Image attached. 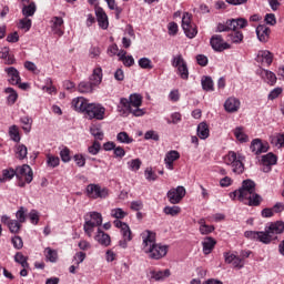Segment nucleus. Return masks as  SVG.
Instances as JSON below:
<instances>
[{"instance_id": "59", "label": "nucleus", "mask_w": 284, "mask_h": 284, "mask_svg": "<svg viewBox=\"0 0 284 284\" xmlns=\"http://www.w3.org/2000/svg\"><path fill=\"white\" fill-rule=\"evenodd\" d=\"M144 139L145 141H159L160 136H159V133L154 130H150V131H146L145 134H144Z\"/></svg>"}, {"instance_id": "17", "label": "nucleus", "mask_w": 284, "mask_h": 284, "mask_svg": "<svg viewBox=\"0 0 284 284\" xmlns=\"http://www.w3.org/2000/svg\"><path fill=\"white\" fill-rule=\"evenodd\" d=\"M90 105V102L88 99L80 97L72 100V108L75 110V112H82V114L88 113V106Z\"/></svg>"}, {"instance_id": "14", "label": "nucleus", "mask_w": 284, "mask_h": 284, "mask_svg": "<svg viewBox=\"0 0 284 284\" xmlns=\"http://www.w3.org/2000/svg\"><path fill=\"white\" fill-rule=\"evenodd\" d=\"M190 26H194V23H192V14L185 12L182 17V30H184V34L187 37V39H194V37L199 34V30L192 29V31L190 32L187 30Z\"/></svg>"}, {"instance_id": "30", "label": "nucleus", "mask_w": 284, "mask_h": 284, "mask_svg": "<svg viewBox=\"0 0 284 284\" xmlns=\"http://www.w3.org/2000/svg\"><path fill=\"white\" fill-rule=\"evenodd\" d=\"M216 246V240L214 237H205L202 241L203 254L207 256V254H212V250Z\"/></svg>"}, {"instance_id": "50", "label": "nucleus", "mask_w": 284, "mask_h": 284, "mask_svg": "<svg viewBox=\"0 0 284 284\" xmlns=\"http://www.w3.org/2000/svg\"><path fill=\"white\" fill-rule=\"evenodd\" d=\"M104 1L108 3V8L110 10H115V19H119L123 10L121 9V7L116 6V0H104Z\"/></svg>"}, {"instance_id": "20", "label": "nucleus", "mask_w": 284, "mask_h": 284, "mask_svg": "<svg viewBox=\"0 0 284 284\" xmlns=\"http://www.w3.org/2000/svg\"><path fill=\"white\" fill-rule=\"evenodd\" d=\"M113 225L118 227V230H121L123 239H126V241H132V230H130V225H128V223L122 222L121 220H114Z\"/></svg>"}, {"instance_id": "18", "label": "nucleus", "mask_w": 284, "mask_h": 284, "mask_svg": "<svg viewBox=\"0 0 284 284\" xmlns=\"http://www.w3.org/2000/svg\"><path fill=\"white\" fill-rule=\"evenodd\" d=\"M84 222L91 223L95 227L103 225V215L99 212H89L84 215Z\"/></svg>"}, {"instance_id": "64", "label": "nucleus", "mask_w": 284, "mask_h": 284, "mask_svg": "<svg viewBox=\"0 0 284 284\" xmlns=\"http://www.w3.org/2000/svg\"><path fill=\"white\" fill-rule=\"evenodd\" d=\"M230 39L233 43H241V41H243V33L235 31L230 36Z\"/></svg>"}, {"instance_id": "2", "label": "nucleus", "mask_w": 284, "mask_h": 284, "mask_svg": "<svg viewBox=\"0 0 284 284\" xmlns=\"http://www.w3.org/2000/svg\"><path fill=\"white\" fill-rule=\"evenodd\" d=\"M142 251L153 261H160L168 255V246L156 243V233L146 230L141 233Z\"/></svg>"}, {"instance_id": "23", "label": "nucleus", "mask_w": 284, "mask_h": 284, "mask_svg": "<svg viewBox=\"0 0 284 284\" xmlns=\"http://www.w3.org/2000/svg\"><path fill=\"white\" fill-rule=\"evenodd\" d=\"M257 74H260V77L262 79H264V81L268 84V85H276V74L270 70H265V69H258L257 70Z\"/></svg>"}, {"instance_id": "7", "label": "nucleus", "mask_w": 284, "mask_h": 284, "mask_svg": "<svg viewBox=\"0 0 284 284\" xmlns=\"http://www.w3.org/2000/svg\"><path fill=\"white\" fill-rule=\"evenodd\" d=\"M244 236L246 239H251V241H260V243H264L265 245L274 241V235L270 232L268 229H266L265 232L246 231Z\"/></svg>"}, {"instance_id": "19", "label": "nucleus", "mask_w": 284, "mask_h": 284, "mask_svg": "<svg viewBox=\"0 0 284 284\" xmlns=\"http://www.w3.org/2000/svg\"><path fill=\"white\" fill-rule=\"evenodd\" d=\"M4 72L7 73L8 81L11 85H19L21 83V75L19 73V70L14 67H9L4 69Z\"/></svg>"}, {"instance_id": "60", "label": "nucleus", "mask_w": 284, "mask_h": 284, "mask_svg": "<svg viewBox=\"0 0 284 284\" xmlns=\"http://www.w3.org/2000/svg\"><path fill=\"white\" fill-rule=\"evenodd\" d=\"M11 243L16 250H21L23 247V240L21 239V236H13L11 239Z\"/></svg>"}, {"instance_id": "16", "label": "nucleus", "mask_w": 284, "mask_h": 284, "mask_svg": "<svg viewBox=\"0 0 284 284\" xmlns=\"http://www.w3.org/2000/svg\"><path fill=\"white\" fill-rule=\"evenodd\" d=\"M95 17H97L99 28H101L102 30H108L110 26V21L108 20V14L103 10V8L101 7L95 8Z\"/></svg>"}, {"instance_id": "54", "label": "nucleus", "mask_w": 284, "mask_h": 284, "mask_svg": "<svg viewBox=\"0 0 284 284\" xmlns=\"http://www.w3.org/2000/svg\"><path fill=\"white\" fill-rule=\"evenodd\" d=\"M111 216L118 220L125 219L128 216V212L123 211L121 207L112 209Z\"/></svg>"}, {"instance_id": "22", "label": "nucleus", "mask_w": 284, "mask_h": 284, "mask_svg": "<svg viewBox=\"0 0 284 284\" xmlns=\"http://www.w3.org/2000/svg\"><path fill=\"white\" fill-rule=\"evenodd\" d=\"M271 32L272 30H270V28L265 24H260L256 28V36L261 43H267V41H270Z\"/></svg>"}, {"instance_id": "6", "label": "nucleus", "mask_w": 284, "mask_h": 284, "mask_svg": "<svg viewBox=\"0 0 284 284\" xmlns=\"http://www.w3.org/2000/svg\"><path fill=\"white\" fill-rule=\"evenodd\" d=\"M85 192L88 199L93 200L108 199V196H110V190H108V187H102L101 184L91 183L87 185Z\"/></svg>"}, {"instance_id": "61", "label": "nucleus", "mask_w": 284, "mask_h": 284, "mask_svg": "<svg viewBox=\"0 0 284 284\" xmlns=\"http://www.w3.org/2000/svg\"><path fill=\"white\" fill-rule=\"evenodd\" d=\"M144 176H145L146 181H156V179H158L156 173L153 172L152 168L145 169Z\"/></svg>"}, {"instance_id": "25", "label": "nucleus", "mask_w": 284, "mask_h": 284, "mask_svg": "<svg viewBox=\"0 0 284 284\" xmlns=\"http://www.w3.org/2000/svg\"><path fill=\"white\" fill-rule=\"evenodd\" d=\"M240 108H241V101L236 98H229L224 102V110H226L230 113L239 112Z\"/></svg>"}, {"instance_id": "55", "label": "nucleus", "mask_w": 284, "mask_h": 284, "mask_svg": "<svg viewBox=\"0 0 284 284\" xmlns=\"http://www.w3.org/2000/svg\"><path fill=\"white\" fill-rule=\"evenodd\" d=\"M42 90L48 94H54V92H57V88L52 85V79L50 78L45 79V85L42 87Z\"/></svg>"}, {"instance_id": "32", "label": "nucleus", "mask_w": 284, "mask_h": 284, "mask_svg": "<svg viewBox=\"0 0 284 284\" xmlns=\"http://www.w3.org/2000/svg\"><path fill=\"white\" fill-rule=\"evenodd\" d=\"M118 57L119 61H122L125 68H132V65L134 64V57L128 55V51L125 50H120Z\"/></svg>"}, {"instance_id": "57", "label": "nucleus", "mask_w": 284, "mask_h": 284, "mask_svg": "<svg viewBox=\"0 0 284 284\" xmlns=\"http://www.w3.org/2000/svg\"><path fill=\"white\" fill-rule=\"evenodd\" d=\"M83 230L87 236L92 237V234H94V230H97V226H94L91 222H84Z\"/></svg>"}, {"instance_id": "27", "label": "nucleus", "mask_w": 284, "mask_h": 284, "mask_svg": "<svg viewBox=\"0 0 284 284\" xmlns=\"http://www.w3.org/2000/svg\"><path fill=\"white\" fill-rule=\"evenodd\" d=\"M0 59L6 65H14V55L10 54V48L3 47L0 49Z\"/></svg>"}, {"instance_id": "8", "label": "nucleus", "mask_w": 284, "mask_h": 284, "mask_svg": "<svg viewBox=\"0 0 284 284\" xmlns=\"http://www.w3.org/2000/svg\"><path fill=\"white\" fill-rule=\"evenodd\" d=\"M85 116H88L90 121H92V119H95V121H103V119H105V106L101 103H90Z\"/></svg>"}, {"instance_id": "48", "label": "nucleus", "mask_w": 284, "mask_h": 284, "mask_svg": "<svg viewBox=\"0 0 284 284\" xmlns=\"http://www.w3.org/2000/svg\"><path fill=\"white\" fill-rule=\"evenodd\" d=\"M61 163V160L59 156L47 154V165L48 168H59V164Z\"/></svg>"}, {"instance_id": "21", "label": "nucleus", "mask_w": 284, "mask_h": 284, "mask_svg": "<svg viewBox=\"0 0 284 284\" xmlns=\"http://www.w3.org/2000/svg\"><path fill=\"white\" fill-rule=\"evenodd\" d=\"M179 159H181V153H179V151H169L164 158L166 170H174V161H179Z\"/></svg>"}, {"instance_id": "31", "label": "nucleus", "mask_w": 284, "mask_h": 284, "mask_svg": "<svg viewBox=\"0 0 284 284\" xmlns=\"http://www.w3.org/2000/svg\"><path fill=\"white\" fill-rule=\"evenodd\" d=\"M151 278L153 281H165V278H170V276H172V272L166 268L164 271H151Z\"/></svg>"}, {"instance_id": "38", "label": "nucleus", "mask_w": 284, "mask_h": 284, "mask_svg": "<svg viewBox=\"0 0 284 284\" xmlns=\"http://www.w3.org/2000/svg\"><path fill=\"white\" fill-rule=\"evenodd\" d=\"M4 92L6 94H9L7 98L9 105H14V103H17V100L19 99V94L17 93V91L12 88H7L4 89Z\"/></svg>"}, {"instance_id": "45", "label": "nucleus", "mask_w": 284, "mask_h": 284, "mask_svg": "<svg viewBox=\"0 0 284 284\" xmlns=\"http://www.w3.org/2000/svg\"><path fill=\"white\" fill-rule=\"evenodd\" d=\"M14 261L16 263H19L21 267H30V264L28 263V257H26V255H23V253L21 252L16 253Z\"/></svg>"}, {"instance_id": "63", "label": "nucleus", "mask_w": 284, "mask_h": 284, "mask_svg": "<svg viewBox=\"0 0 284 284\" xmlns=\"http://www.w3.org/2000/svg\"><path fill=\"white\" fill-rule=\"evenodd\" d=\"M16 217L18 219L17 221L19 223H26V209L23 206H21L17 213H16Z\"/></svg>"}, {"instance_id": "49", "label": "nucleus", "mask_w": 284, "mask_h": 284, "mask_svg": "<svg viewBox=\"0 0 284 284\" xmlns=\"http://www.w3.org/2000/svg\"><path fill=\"white\" fill-rule=\"evenodd\" d=\"M16 154L17 158L20 159V161H22V159H26V156H28V146L23 144L17 145Z\"/></svg>"}, {"instance_id": "12", "label": "nucleus", "mask_w": 284, "mask_h": 284, "mask_svg": "<svg viewBox=\"0 0 284 284\" xmlns=\"http://www.w3.org/2000/svg\"><path fill=\"white\" fill-rule=\"evenodd\" d=\"M166 196L169 199V202L172 205H176L183 201V197L185 196V187L183 186H178L175 189H171L168 193Z\"/></svg>"}, {"instance_id": "33", "label": "nucleus", "mask_w": 284, "mask_h": 284, "mask_svg": "<svg viewBox=\"0 0 284 284\" xmlns=\"http://www.w3.org/2000/svg\"><path fill=\"white\" fill-rule=\"evenodd\" d=\"M267 229H268V232L273 235V239H276V234H283L284 232V222L277 221V222L271 223Z\"/></svg>"}, {"instance_id": "56", "label": "nucleus", "mask_w": 284, "mask_h": 284, "mask_svg": "<svg viewBox=\"0 0 284 284\" xmlns=\"http://www.w3.org/2000/svg\"><path fill=\"white\" fill-rule=\"evenodd\" d=\"M8 227L11 234H19V232L21 231V222H19L18 220H11V223H9Z\"/></svg>"}, {"instance_id": "24", "label": "nucleus", "mask_w": 284, "mask_h": 284, "mask_svg": "<svg viewBox=\"0 0 284 284\" xmlns=\"http://www.w3.org/2000/svg\"><path fill=\"white\" fill-rule=\"evenodd\" d=\"M263 172H270L272 165H276V155L274 153H267L262 156Z\"/></svg>"}, {"instance_id": "39", "label": "nucleus", "mask_w": 284, "mask_h": 284, "mask_svg": "<svg viewBox=\"0 0 284 284\" xmlns=\"http://www.w3.org/2000/svg\"><path fill=\"white\" fill-rule=\"evenodd\" d=\"M44 256L50 263H57V261L59 260V253L57 252V250H52L50 247H47L44 250Z\"/></svg>"}, {"instance_id": "11", "label": "nucleus", "mask_w": 284, "mask_h": 284, "mask_svg": "<svg viewBox=\"0 0 284 284\" xmlns=\"http://www.w3.org/2000/svg\"><path fill=\"white\" fill-rule=\"evenodd\" d=\"M224 263L232 265L234 270H243L245 267V261L239 256L237 252H224Z\"/></svg>"}, {"instance_id": "15", "label": "nucleus", "mask_w": 284, "mask_h": 284, "mask_svg": "<svg viewBox=\"0 0 284 284\" xmlns=\"http://www.w3.org/2000/svg\"><path fill=\"white\" fill-rule=\"evenodd\" d=\"M211 47L215 52H223V50H230V44L223 41V37L215 34L211 38Z\"/></svg>"}, {"instance_id": "37", "label": "nucleus", "mask_w": 284, "mask_h": 284, "mask_svg": "<svg viewBox=\"0 0 284 284\" xmlns=\"http://www.w3.org/2000/svg\"><path fill=\"white\" fill-rule=\"evenodd\" d=\"M34 12H37V4L34 2H30L29 4H22L23 17H34Z\"/></svg>"}, {"instance_id": "58", "label": "nucleus", "mask_w": 284, "mask_h": 284, "mask_svg": "<svg viewBox=\"0 0 284 284\" xmlns=\"http://www.w3.org/2000/svg\"><path fill=\"white\" fill-rule=\"evenodd\" d=\"M90 133L92 134V136H94V139H97L98 141H103V131L100 128L97 126H92L90 129Z\"/></svg>"}, {"instance_id": "1", "label": "nucleus", "mask_w": 284, "mask_h": 284, "mask_svg": "<svg viewBox=\"0 0 284 284\" xmlns=\"http://www.w3.org/2000/svg\"><path fill=\"white\" fill-rule=\"evenodd\" d=\"M231 199H239L244 205L250 207H258L263 202V197L256 193V183L252 180H244L242 187L230 194Z\"/></svg>"}, {"instance_id": "36", "label": "nucleus", "mask_w": 284, "mask_h": 284, "mask_svg": "<svg viewBox=\"0 0 284 284\" xmlns=\"http://www.w3.org/2000/svg\"><path fill=\"white\" fill-rule=\"evenodd\" d=\"M233 134H234L235 139H237L240 141V143H247L250 141V138L245 133V129H243V126H236L233 130Z\"/></svg>"}, {"instance_id": "44", "label": "nucleus", "mask_w": 284, "mask_h": 284, "mask_svg": "<svg viewBox=\"0 0 284 284\" xmlns=\"http://www.w3.org/2000/svg\"><path fill=\"white\" fill-rule=\"evenodd\" d=\"M18 28L20 30H24V32H30V28H32V20L28 17L22 18L19 21Z\"/></svg>"}, {"instance_id": "41", "label": "nucleus", "mask_w": 284, "mask_h": 284, "mask_svg": "<svg viewBox=\"0 0 284 284\" xmlns=\"http://www.w3.org/2000/svg\"><path fill=\"white\" fill-rule=\"evenodd\" d=\"M17 176V171L13 169H6L2 171V178H0V183H6V181H12Z\"/></svg>"}, {"instance_id": "35", "label": "nucleus", "mask_w": 284, "mask_h": 284, "mask_svg": "<svg viewBox=\"0 0 284 284\" xmlns=\"http://www.w3.org/2000/svg\"><path fill=\"white\" fill-rule=\"evenodd\" d=\"M196 132L199 139H202V141H205V139L210 138V126L205 122H201L197 125Z\"/></svg>"}, {"instance_id": "28", "label": "nucleus", "mask_w": 284, "mask_h": 284, "mask_svg": "<svg viewBox=\"0 0 284 284\" xmlns=\"http://www.w3.org/2000/svg\"><path fill=\"white\" fill-rule=\"evenodd\" d=\"M227 24H229L230 30H233L234 32H236V30L246 28L247 20L244 18L232 19V20H227Z\"/></svg>"}, {"instance_id": "10", "label": "nucleus", "mask_w": 284, "mask_h": 284, "mask_svg": "<svg viewBox=\"0 0 284 284\" xmlns=\"http://www.w3.org/2000/svg\"><path fill=\"white\" fill-rule=\"evenodd\" d=\"M17 179H19V187H26V183H32L33 173L32 169L28 164H23L16 169ZM21 179H24L26 182H22Z\"/></svg>"}, {"instance_id": "53", "label": "nucleus", "mask_w": 284, "mask_h": 284, "mask_svg": "<svg viewBox=\"0 0 284 284\" xmlns=\"http://www.w3.org/2000/svg\"><path fill=\"white\" fill-rule=\"evenodd\" d=\"M138 64L142 68V70H152L154 68V64H152V60L149 58H141L138 61Z\"/></svg>"}, {"instance_id": "9", "label": "nucleus", "mask_w": 284, "mask_h": 284, "mask_svg": "<svg viewBox=\"0 0 284 284\" xmlns=\"http://www.w3.org/2000/svg\"><path fill=\"white\" fill-rule=\"evenodd\" d=\"M172 65L173 68L178 69V74L181 77V79H183L184 81H187V79H190V70L187 69V62H185V59H183L182 54L173 57Z\"/></svg>"}, {"instance_id": "40", "label": "nucleus", "mask_w": 284, "mask_h": 284, "mask_svg": "<svg viewBox=\"0 0 284 284\" xmlns=\"http://www.w3.org/2000/svg\"><path fill=\"white\" fill-rule=\"evenodd\" d=\"M202 89L205 92H214V81L210 77H203L201 80Z\"/></svg>"}, {"instance_id": "34", "label": "nucleus", "mask_w": 284, "mask_h": 284, "mask_svg": "<svg viewBox=\"0 0 284 284\" xmlns=\"http://www.w3.org/2000/svg\"><path fill=\"white\" fill-rule=\"evenodd\" d=\"M251 151L254 152V154H263L267 152V145L263 144L261 140L255 139L251 143Z\"/></svg>"}, {"instance_id": "52", "label": "nucleus", "mask_w": 284, "mask_h": 284, "mask_svg": "<svg viewBox=\"0 0 284 284\" xmlns=\"http://www.w3.org/2000/svg\"><path fill=\"white\" fill-rule=\"evenodd\" d=\"M271 143H273V145H276V148H283L284 146V133H278L275 136H272Z\"/></svg>"}, {"instance_id": "62", "label": "nucleus", "mask_w": 284, "mask_h": 284, "mask_svg": "<svg viewBox=\"0 0 284 284\" xmlns=\"http://www.w3.org/2000/svg\"><path fill=\"white\" fill-rule=\"evenodd\" d=\"M60 156L63 163H70L71 159L70 158V149L64 148L63 150L60 151Z\"/></svg>"}, {"instance_id": "26", "label": "nucleus", "mask_w": 284, "mask_h": 284, "mask_svg": "<svg viewBox=\"0 0 284 284\" xmlns=\"http://www.w3.org/2000/svg\"><path fill=\"white\" fill-rule=\"evenodd\" d=\"M95 241L100 245H103V247H110V245L112 243L110 235L108 233L101 231L100 229H98V231H97Z\"/></svg>"}, {"instance_id": "47", "label": "nucleus", "mask_w": 284, "mask_h": 284, "mask_svg": "<svg viewBox=\"0 0 284 284\" xmlns=\"http://www.w3.org/2000/svg\"><path fill=\"white\" fill-rule=\"evenodd\" d=\"M164 214H166V216H179V214H181V209L180 206H165L163 209Z\"/></svg>"}, {"instance_id": "3", "label": "nucleus", "mask_w": 284, "mask_h": 284, "mask_svg": "<svg viewBox=\"0 0 284 284\" xmlns=\"http://www.w3.org/2000/svg\"><path fill=\"white\" fill-rule=\"evenodd\" d=\"M141 105H143V95L133 93L129 99H120L118 112H120L121 116H128V114H133V116H143L145 114V109H141Z\"/></svg>"}, {"instance_id": "42", "label": "nucleus", "mask_w": 284, "mask_h": 284, "mask_svg": "<svg viewBox=\"0 0 284 284\" xmlns=\"http://www.w3.org/2000/svg\"><path fill=\"white\" fill-rule=\"evenodd\" d=\"M116 141H119V143H124L125 145H130V143H134V139H132L125 131L118 133Z\"/></svg>"}, {"instance_id": "46", "label": "nucleus", "mask_w": 284, "mask_h": 284, "mask_svg": "<svg viewBox=\"0 0 284 284\" xmlns=\"http://www.w3.org/2000/svg\"><path fill=\"white\" fill-rule=\"evenodd\" d=\"M9 136L11 138L12 141H14L16 143H19L21 141V136L19 135V126L11 125L9 128Z\"/></svg>"}, {"instance_id": "13", "label": "nucleus", "mask_w": 284, "mask_h": 284, "mask_svg": "<svg viewBox=\"0 0 284 284\" xmlns=\"http://www.w3.org/2000/svg\"><path fill=\"white\" fill-rule=\"evenodd\" d=\"M256 63H261L264 68H270L274 61V53L270 50H260L255 57Z\"/></svg>"}, {"instance_id": "5", "label": "nucleus", "mask_w": 284, "mask_h": 284, "mask_svg": "<svg viewBox=\"0 0 284 284\" xmlns=\"http://www.w3.org/2000/svg\"><path fill=\"white\" fill-rule=\"evenodd\" d=\"M224 163H226V165H231L234 174H243V172H245L243 158L234 151L229 152V154L224 156Z\"/></svg>"}, {"instance_id": "43", "label": "nucleus", "mask_w": 284, "mask_h": 284, "mask_svg": "<svg viewBox=\"0 0 284 284\" xmlns=\"http://www.w3.org/2000/svg\"><path fill=\"white\" fill-rule=\"evenodd\" d=\"M126 165L131 172H139L141 170V165H143V162L141 159H133L129 161Z\"/></svg>"}, {"instance_id": "4", "label": "nucleus", "mask_w": 284, "mask_h": 284, "mask_svg": "<svg viewBox=\"0 0 284 284\" xmlns=\"http://www.w3.org/2000/svg\"><path fill=\"white\" fill-rule=\"evenodd\" d=\"M102 81L103 69H101V67H97L93 69V73L90 77V82H80L78 85V91L81 92V94H89L90 92H94V88H97V85H101Z\"/></svg>"}, {"instance_id": "29", "label": "nucleus", "mask_w": 284, "mask_h": 284, "mask_svg": "<svg viewBox=\"0 0 284 284\" xmlns=\"http://www.w3.org/2000/svg\"><path fill=\"white\" fill-rule=\"evenodd\" d=\"M51 28L54 34H58V37H63V18L61 17H53L51 20Z\"/></svg>"}, {"instance_id": "51", "label": "nucleus", "mask_w": 284, "mask_h": 284, "mask_svg": "<svg viewBox=\"0 0 284 284\" xmlns=\"http://www.w3.org/2000/svg\"><path fill=\"white\" fill-rule=\"evenodd\" d=\"M20 123H22V130L28 134L30 130H32V119L28 116H22L20 119Z\"/></svg>"}]
</instances>
